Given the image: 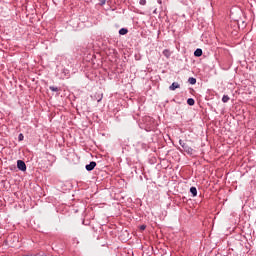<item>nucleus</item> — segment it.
Here are the masks:
<instances>
[{"instance_id":"f257e3e1","label":"nucleus","mask_w":256,"mask_h":256,"mask_svg":"<svg viewBox=\"0 0 256 256\" xmlns=\"http://www.w3.org/2000/svg\"><path fill=\"white\" fill-rule=\"evenodd\" d=\"M179 145L182 147L183 151L187 153V155H193V153H195V150L181 139L179 140Z\"/></svg>"},{"instance_id":"f03ea898","label":"nucleus","mask_w":256,"mask_h":256,"mask_svg":"<svg viewBox=\"0 0 256 256\" xmlns=\"http://www.w3.org/2000/svg\"><path fill=\"white\" fill-rule=\"evenodd\" d=\"M17 167H18L19 171H27V164H25V161H23V160L17 161Z\"/></svg>"},{"instance_id":"7ed1b4c3","label":"nucleus","mask_w":256,"mask_h":256,"mask_svg":"<svg viewBox=\"0 0 256 256\" xmlns=\"http://www.w3.org/2000/svg\"><path fill=\"white\" fill-rule=\"evenodd\" d=\"M95 167H97V162L92 161L85 166V169H86V171H93V169H95Z\"/></svg>"},{"instance_id":"20e7f679","label":"nucleus","mask_w":256,"mask_h":256,"mask_svg":"<svg viewBox=\"0 0 256 256\" xmlns=\"http://www.w3.org/2000/svg\"><path fill=\"white\" fill-rule=\"evenodd\" d=\"M181 85L177 82H173L172 85L169 86L170 91H175V89H179Z\"/></svg>"},{"instance_id":"39448f33","label":"nucleus","mask_w":256,"mask_h":256,"mask_svg":"<svg viewBox=\"0 0 256 256\" xmlns=\"http://www.w3.org/2000/svg\"><path fill=\"white\" fill-rule=\"evenodd\" d=\"M201 55H203V50L201 48L194 51V57H201Z\"/></svg>"},{"instance_id":"423d86ee","label":"nucleus","mask_w":256,"mask_h":256,"mask_svg":"<svg viewBox=\"0 0 256 256\" xmlns=\"http://www.w3.org/2000/svg\"><path fill=\"white\" fill-rule=\"evenodd\" d=\"M190 193L192 194V197H197V188L195 186H192L190 188Z\"/></svg>"},{"instance_id":"0eeeda50","label":"nucleus","mask_w":256,"mask_h":256,"mask_svg":"<svg viewBox=\"0 0 256 256\" xmlns=\"http://www.w3.org/2000/svg\"><path fill=\"white\" fill-rule=\"evenodd\" d=\"M129 33V30L127 28H121L119 30V35H127Z\"/></svg>"},{"instance_id":"6e6552de","label":"nucleus","mask_w":256,"mask_h":256,"mask_svg":"<svg viewBox=\"0 0 256 256\" xmlns=\"http://www.w3.org/2000/svg\"><path fill=\"white\" fill-rule=\"evenodd\" d=\"M187 104L190 105V107H193V105H195V99H193V98H188V99H187Z\"/></svg>"},{"instance_id":"1a4fd4ad","label":"nucleus","mask_w":256,"mask_h":256,"mask_svg":"<svg viewBox=\"0 0 256 256\" xmlns=\"http://www.w3.org/2000/svg\"><path fill=\"white\" fill-rule=\"evenodd\" d=\"M188 83H190V85H195V83H197V79L196 78H193V77H190L188 79Z\"/></svg>"},{"instance_id":"9d476101","label":"nucleus","mask_w":256,"mask_h":256,"mask_svg":"<svg viewBox=\"0 0 256 256\" xmlns=\"http://www.w3.org/2000/svg\"><path fill=\"white\" fill-rule=\"evenodd\" d=\"M49 89H50V91H53L55 93L59 92V88L56 86H50Z\"/></svg>"},{"instance_id":"9b49d317","label":"nucleus","mask_w":256,"mask_h":256,"mask_svg":"<svg viewBox=\"0 0 256 256\" xmlns=\"http://www.w3.org/2000/svg\"><path fill=\"white\" fill-rule=\"evenodd\" d=\"M229 96L228 95H223V97H222V101L224 102V103H229Z\"/></svg>"},{"instance_id":"f8f14e48","label":"nucleus","mask_w":256,"mask_h":256,"mask_svg":"<svg viewBox=\"0 0 256 256\" xmlns=\"http://www.w3.org/2000/svg\"><path fill=\"white\" fill-rule=\"evenodd\" d=\"M97 102L101 103V101L103 100V94H98V96L96 97Z\"/></svg>"},{"instance_id":"ddd939ff","label":"nucleus","mask_w":256,"mask_h":256,"mask_svg":"<svg viewBox=\"0 0 256 256\" xmlns=\"http://www.w3.org/2000/svg\"><path fill=\"white\" fill-rule=\"evenodd\" d=\"M23 139H25V136H23V134L20 133V134L18 135V140H19V141H23Z\"/></svg>"},{"instance_id":"4468645a","label":"nucleus","mask_w":256,"mask_h":256,"mask_svg":"<svg viewBox=\"0 0 256 256\" xmlns=\"http://www.w3.org/2000/svg\"><path fill=\"white\" fill-rule=\"evenodd\" d=\"M99 1V5L103 6L105 5V3H107V0H98Z\"/></svg>"},{"instance_id":"2eb2a0df","label":"nucleus","mask_w":256,"mask_h":256,"mask_svg":"<svg viewBox=\"0 0 256 256\" xmlns=\"http://www.w3.org/2000/svg\"><path fill=\"white\" fill-rule=\"evenodd\" d=\"M139 3L140 5H147V0H140Z\"/></svg>"},{"instance_id":"dca6fc26","label":"nucleus","mask_w":256,"mask_h":256,"mask_svg":"<svg viewBox=\"0 0 256 256\" xmlns=\"http://www.w3.org/2000/svg\"><path fill=\"white\" fill-rule=\"evenodd\" d=\"M146 227H147V226L142 225V226L140 227L141 231H145Z\"/></svg>"},{"instance_id":"f3484780","label":"nucleus","mask_w":256,"mask_h":256,"mask_svg":"<svg viewBox=\"0 0 256 256\" xmlns=\"http://www.w3.org/2000/svg\"><path fill=\"white\" fill-rule=\"evenodd\" d=\"M63 73H65V74H67V73H69V70H63Z\"/></svg>"},{"instance_id":"a211bd4d","label":"nucleus","mask_w":256,"mask_h":256,"mask_svg":"<svg viewBox=\"0 0 256 256\" xmlns=\"http://www.w3.org/2000/svg\"><path fill=\"white\" fill-rule=\"evenodd\" d=\"M167 52V50H164V54Z\"/></svg>"},{"instance_id":"6ab92c4d","label":"nucleus","mask_w":256,"mask_h":256,"mask_svg":"<svg viewBox=\"0 0 256 256\" xmlns=\"http://www.w3.org/2000/svg\"><path fill=\"white\" fill-rule=\"evenodd\" d=\"M167 52V50H164V54Z\"/></svg>"}]
</instances>
